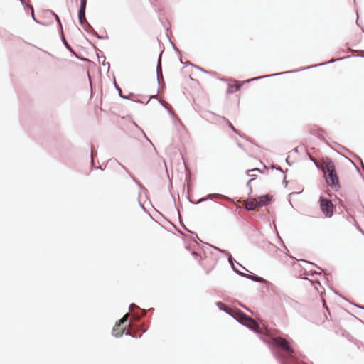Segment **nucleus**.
I'll return each instance as SVG.
<instances>
[{
  "mask_svg": "<svg viewBox=\"0 0 364 364\" xmlns=\"http://www.w3.org/2000/svg\"><path fill=\"white\" fill-rule=\"evenodd\" d=\"M321 166L327 185L333 191H338L341 189V184L334 163L330 159H326L321 162Z\"/></svg>",
  "mask_w": 364,
  "mask_h": 364,
  "instance_id": "1",
  "label": "nucleus"
},
{
  "mask_svg": "<svg viewBox=\"0 0 364 364\" xmlns=\"http://www.w3.org/2000/svg\"><path fill=\"white\" fill-rule=\"evenodd\" d=\"M235 317L237 320L240 321L242 323L249 327L250 329L255 331V332L261 333L258 323L253 318L247 316L241 311H235Z\"/></svg>",
  "mask_w": 364,
  "mask_h": 364,
  "instance_id": "2",
  "label": "nucleus"
},
{
  "mask_svg": "<svg viewBox=\"0 0 364 364\" xmlns=\"http://www.w3.org/2000/svg\"><path fill=\"white\" fill-rule=\"evenodd\" d=\"M318 203L320 210L323 216L328 218H332L336 210V206L333 204L331 200L323 196H320Z\"/></svg>",
  "mask_w": 364,
  "mask_h": 364,
  "instance_id": "3",
  "label": "nucleus"
},
{
  "mask_svg": "<svg viewBox=\"0 0 364 364\" xmlns=\"http://www.w3.org/2000/svg\"><path fill=\"white\" fill-rule=\"evenodd\" d=\"M272 341L276 346L280 348L289 355H291L294 353V349L291 348L289 341L287 339L282 337H275L272 338Z\"/></svg>",
  "mask_w": 364,
  "mask_h": 364,
  "instance_id": "4",
  "label": "nucleus"
},
{
  "mask_svg": "<svg viewBox=\"0 0 364 364\" xmlns=\"http://www.w3.org/2000/svg\"><path fill=\"white\" fill-rule=\"evenodd\" d=\"M129 314H125L113 328L112 335L115 337H120L124 333L127 325L124 323L127 321Z\"/></svg>",
  "mask_w": 364,
  "mask_h": 364,
  "instance_id": "5",
  "label": "nucleus"
},
{
  "mask_svg": "<svg viewBox=\"0 0 364 364\" xmlns=\"http://www.w3.org/2000/svg\"><path fill=\"white\" fill-rule=\"evenodd\" d=\"M244 83L245 82L230 80L228 85L227 92L234 93L238 91Z\"/></svg>",
  "mask_w": 364,
  "mask_h": 364,
  "instance_id": "6",
  "label": "nucleus"
},
{
  "mask_svg": "<svg viewBox=\"0 0 364 364\" xmlns=\"http://www.w3.org/2000/svg\"><path fill=\"white\" fill-rule=\"evenodd\" d=\"M244 205L248 210H253L259 207L256 198H251L245 200Z\"/></svg>",
  "mask_w": 364,
  "mask_h": 364,
  "instance_id": "7",
  "label": "nucleus"
},
{
  "mask_svg": "<svg viewBox=\"0 0 364 364\" xmlns=\"http://www.w3.org/2000/svg\"><path fill=\"white\" fill-rule=\"evenodd\" d=\"M257 199V203L259 204V206H263L267 205L272 199V196L269 195H263L258 198H256Z\"/></svg>",
  "mask_w": 364,
  "mask_h": 364,
  "instance_id": "8",
  "label": "nucleus"
},
{
  "mask_svg": "<svg viewBox=\"0 0 364 364\" xmlns=\"http://www.w3.org/2000/svg\"><path fill=\"white\" fill-rule=\"evenodd\" d=\"M259 173H261V170L259 168H253L247 171V174L251 177H255Z\"/></svg>",
  "mask_w": 364,
  "mask_h": 364,
  "instance_id": "9",
  "label": "nucleus"
},
{
  "mask_svg": "<svg viewBox=\"0 0 364 364\" xmlns=\"http://www.w3.org/2000/svg\"><path fill=\"white\" fill-rule=\"evenodd\" d=\"M87 0H80V8L81 13L85 12Z\"/></svg>",
  "mask_w": 364,
  "mask_h": 364,
  "instance_id": "10",
  "label": "nucleus"
},
{
  "mask_svg": "<svg viewBox=\"0 0 364 364\" xmlns=\"http://www.w3.org/2000/svg\"><path fill=\"white\" fill-rule=\"evenodd\" d=\"M191 255L194 257V259L198 262H200V260L202 259L201 255H199L196 252H193Z\"/></svg>",
  "mask_w": 364,
  "mask_h": 364,
  "instance_id": "11",
  "label": "nucleus"
},
{
  "mask_svg": "<svg viewBox=\"0 0 364 364\" xmlns=\"http://www.w3.org/2000/svg\"><path fill=\"white\" fill-rule=\"evenodd\" d=\"M79 20L81 23H83V20L85 18V12L81 13V10L78 13Z\"/></svg>",
  "mask_w": 364,
  "mask_h": 364,
  "instance_id": "12",
  "label": "nucleus"
},
{
  "mask_svg": "<svg viewBox=\"0 0 364 364\" xmlns=\"http://www.w3.org/2000/svg\"><path fill=\"white\" fill-rule=\"evenodd\" d=\"M230 127L235 132H237L236 129L234 127V126L230 122L229 123Z\"/></svg>",
  "mask_w": 364,
  "mask_h": 364,
  "instance_id": "13",
  "label": "nucleus"
},
{
  "mask_svg": "<svg viewBox=\"0 0 364 364\" xmlns=\"http://www.w3.org/2000/svg\"><path fill=\"white\" fill-rule=\"evenodd\" d=\"M266 334L268 335V336H271V333L269 332V331L268 329H266Z\"/></svg>",
  "mask_w": 364,
  "mask_h": 364,
  "instance_id": "14",
  "label": "nucleus"
},
{
  "mask_svg": "<svg viewBox=\"0 0 364 364\" xmlns=\"http://www.w3.org/2000/svg\"><path fill=\"white\" fill-rule=\"evenodd\" d=\"M323 306L326 308L327 311H328V309L327 308V306H326V302H325V301H324V300H323Z\"/></svg>",
  "mask_w": 364,
  "mask_h": 364,
  "instance_id": "15",
  "label": "nucleus"
},
{
  "mask_svg": "<svg viewBox=\"0 0 364 364\" xmlns=\"http://www.w3.org/2000/svg\"><path fill=\"white\" fill-rule=\"evenodd\" d=\"M255 280L257 281V282H259V281H260V279L256 278Z\"/></svg>",
  "mask_w": 364,
  "mask_h": 364,
  "instance_id": "16",
  "label": "nucleus"
}]
</instances>
